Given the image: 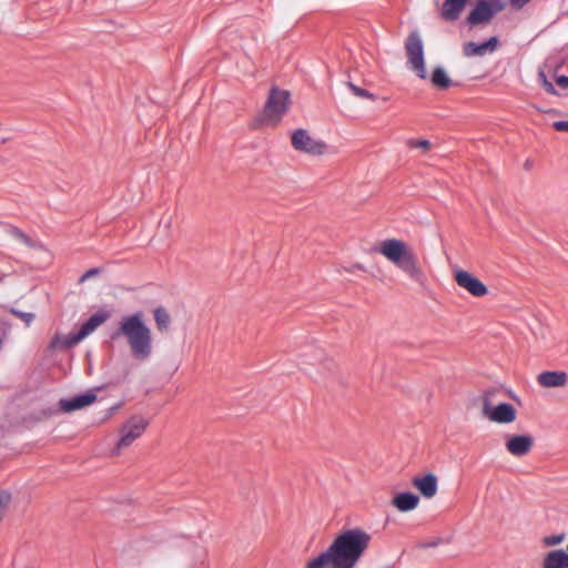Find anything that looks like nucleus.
<instances>
[{"label":"nucleus","instance_id":"2f4dec72","mask_svg":"<svg viewBox=\"0 0 568 568\" xmlns=\"http://www.w3.org/2000/svg\"><path fill=\"white\" fill-rule=\"evenodd\" d=\"M531 1L532 0H508V3L513 9L520 10Z\"/></svg>","mask_w":568,"mask_h":568},{"label":"nucleus","instance_id":"6e6552de","mask_svg":"<svg viewBox=\"0 0 568 568\" xmlns=\"http://www.w3.org/2000/svg\"><path fill=\"white\" fill-rule=\"evenodd\" d=\"M291 143L294 150L310 155H323L327 152V144L315 139L304 129L293 132Z\"/></svg>","mask_w":568,"mask_h":568},{"label":"nucleus","instance_id":"4468645a","mask_svg":"<svg viewBox=\"0 0 568 568\" xmlns=\"http://www.w3.org/2000/svg\"><path fill=\"white\" fill-rule=\"evenodd\" d=\"M97 400V395L93 390L77 395L68 399L60 400V407L63 412L70 413L73 410L82 409L90 406Z\"/></svg>","mask_w":568,"mask_h":568},{"label":"nucleus","instance_id":"7c9ffc66","mask_svg":"<svg viewBox=\"0 0 568 568\" xmlns=\"http://www.w3.org/2000/svg\"><path fill=\"white\" fill-rule=\"evenodd\" d=\"M100 272H101V271H100V268H90V270H88V271H87V272H85V273L80 277L79 283H83V282H85V281H88V280H90V278H92V277H94V276L99 275V274H100Z\"/></svg>","mask_w":568,"mask_h":568},{"label":"nucleus","instance_id":"b1692460","mask_svg":"<svg viewBox=\"0 0 568 568\" xmlns=\"http://www.w3.org/2000/svg\"><path fill=\"white\" fill-rule=\"evenodd\" d=\"M154 321L159 331H166L171 323L170 314L163 307L154 310Z\"/></svg>","mask_w":568,"mask_h":568},{"label":"nucleus","instance_id":"423d86ee","mask_svg":"<svg viewBox=\"0 0 568 568\" xmlns=\"http://www.w3.org/2000/svg\"><path fill=\"white\" fill-rule=\"evenodd\" d=\"M149 426V422L140 415L130 417L119 429L120 438L114 447L113 454L119 455L121 450L130 447L140 438Z\"/></svg>","mask_w":568,"mask_h":568},{"label":"nucleus","instance_id":"bb28decb","mask_svg":"<svg viewBox=\"0 0 568 568\" xmlns=\"http://www.w3.org/2000/svg\"><path fill=\"white\" fill-rule=\"evenodd\" d=\"M565 539V534L549 535L542 538V545L546 547H554L564 542Z\"/></svg>","mask_w":568,"mask_h":568},{"label":"nucleus","instance_id":"a211bd4d","mask_svg":"<svg viewBox=\"0 0 568 568\" xmlns=\"http://www.w3.org/2000/svg\"><path fill=\"white\" fill-rule=\"evenodd\" d=\"M541 568H568V552L562 549L547 552L542 559Z\"/></svg>","mask_w":568,"mask_h":568},{"label":"nucleus","instance_id":"f03ea898","mask_svg":"<svg viewBox=\"0 0 568 568\" xmlns=\"http://www.w3.org/2000/svg\"><path fill=\"white\" fill-rule=\"evenodd\" d=\"M372 536L361 528L339 534L332 545L334 568H354L369 547Z\"/></svg>","mask_w":568,"mask_h":568},{"label":"nucleus","instance_id":"2eb2a0df","mask_svg":"<svg viewBox=\"0 0 568 568\" xmlns=\"http://www.w3.org/2000/svg\"><path fill=\"white\" fill-rule=\"evenodd\" d=\"M469 0H444L439 16L444 21L454 22L459 19Z\"/></svg>","mask_w":568,"mask_h":568},{"label":"nucleus","instance_id":"ddd939ff","mask_svg":"<svg viewBox=\"0 0 568 568\" xmlns=\"http://www.w3.org/2000/svg\"><path fill=\"white\" fill-rule=\"evenodd\" d=\"M498 43L499 41L496 37H491L483 43L469 41L463 44V53L467 58L483 57L487 53L494 52L497 49Z\"/></svg>","mask_w":568,"mask_h":568},{"label":"nucleus","instance_id":"39448f33","mask_svg":"<svg viewBox=\"0 0 568 568\" xmlns=\"http://www.w3.org/2000/svg\"><path fill=\"white\" fill-rule=\"evenodd\" d=\"M288 105L290 93L285 90L273 88L270 91V95L260 121L266 125H277L281 122L283 115L287 112Z\"/></svg>","mask_w":568,"mask_h":568},{"label":"nucleus","instance_id":"a878e982","mask_svg":"<svg viewBox=\"0 0 568 568\" xmlns=\"http://www.w3.org/2000/svg\"><path fill=\"white\" fill-rule=\"evenodd\" d=\"M11 234L12 236L19 241L20 243L24 244L26 246H29V247H34V242L31 240V237L29 235H27L24 232H22L21 230L14 227L12 231H11Z\"/></svg>","mask_w":568,"mask_h":568},{"label":"nucleus","instance_id":"9b49d317","mask_svg":"<svg viewBox=\"0 0 568 568\" xmlns=\"http://www.w3.org/2000/svg\"><path fill=\"white\" fill-rule=\"evenodd\" d=\"M500 10L501 6L499 4H493L487 0H479L476 7L468 14L467 23L469 26L487 23L491 20L494 14Z\"/></svg>","mask_w":568,"mask_h":568},{"label":"nucleus","instance_id":"f704fd0d","mask_svg":"<svg viewBox=\"0 0 568 568\" xmlns=\"http://www.w3.org/2000/svg\"><path fill=\"white\" fill-rule=\"evenodd\" d=\"M354 270L364 271V265H362V264H355V265H353L351 268H347L346 271H347V272H353Z\"/></svg>","mask_w":568,"mask_h":568},{"label":"nucleus","instance_id":"20e7f679","mask_svg":"<svg viewBox=\"0 0 568 568\" xmlns=\"http://www.w3.org/2000/svg\"><path fill=\"white\" fill-rule=\"evenodd\" d=\"M496 390H486L481 397V413L490 422L496 424H511L517 418L516 408L509 403H493Z\"/></svg>","mask_w":568,"mask_h":568},{"label":"nucleus","instance_id":"5701e85b","mask_svg":"<svg viewBox=\"0 0 568 568\" xmlns=\"http://www.w3.org/2000/svg\"><path fill=\"white\" fill-rule=\"evenodd\" d=\"M430 80L433 85L440 90H445L452 84V80L447 72L440 67L434 69Z\"/></svg>","mask_w":568,"mask_h":568},{"label":"nucleus","instance_id":"6ab92c4d","mask_svg":"<svg viewBox=\"0 0 568 568\" xmlns=\"http://www.w3.org/2000/svg\"><path fill=\"white\" fill-rule=\"evenodd\" d=\"M568 382V375L565 372H544L538 375V383L547 388L564 387Z\"/></svg>","mask_w":568,"mask_h":568},{"label":"nucleus","instance_id":"7ed1b4c3","mask_svg":"<svg viewBox=\"0 0 568 568\" xmlns=\"http://www.w3.org/2000/svg\"><path fill=\"white\" fill-rule=\"evenodd\" d=\"M376 252L399 268L410 280L420 282L424 272L414 250L403 240L392 237L383 240L376 246Z\"/></svg>","mask_w":568,"mask_h":568},{"label":"nucleus","instance_id":"c756f323","mask_svg":"<svg viewBox=\"0 0 568 568\" xmlns=\"http://www.w3.org/2000/svg\"><path fill=\"white\" fill-rule=\"evenodd\" d=\"M539 77H540V79H541V84H542L544 89H545L548 93H551V94L556 93V91H555V88H554L552 83H551L550 81H548V80H547L546 74H545L544 72H540V73H539Z\"/></svg>","mask_w":568,"mask_h":568},{"label":"nucleus","instance_id":"473e14b6","mask_svg":"<svg viewBox=\"0 0 568 568\" xmlns=\"http://www.w3.org/2000/svg\"><path fill=\"white\" fill-rule=\"evenodd\" d=\"M552 126L556 131L568 132V121H556Z\"/></svg>","mask_w":568,"mask_h":568},{"label":"nucleus","instance_id":"f257e3e1","mask_svg":"<svg viewBox=\"0 0 568 568\" xmlns=\"http://www.w3.org/2000/svg\"><path fill=\"white\" fill-rule=\"evenodd\" d=\"M125 338L131 355L138 361H146L153 352L152 332L145 324L142 313H134L121 318L113 338Z\"/></svg>","mask_w":568,"mask_h":568},{"label":"nucleus","instance_id":"72a5a7b5","mask_svg":"<svg viewBox=\"0 0 568 568\" xmlns=\"http://www.w3.org/2000/svg\"><path fill=\"white\" fill-rule=\"evenodd\" d=\"M556 82L559 87L567 88L568 87V77L560 75L556 79Z\"/></svg>","mask_w":568,"mask_h":568},{"label":"nucleus","instance_id":"4be33fe9","mask_svg":"<svg viewBox=\"0 0 568 568\" xmlns=\"http://www.w3.org/2000/svg\"><path fill=\"white\" fill-rule=\"evenodd\" d=\"M75 338H77V333H71L69 335L57 334L50 343V348L57 349V348L72 347L81 342V341H75Z\"/></svg>","mask_w":568,"mask_h":568},{"label":"nucleus","instance_id":"393cba45","mask_svg":"<svg viewBox=\"0 0 568 568\" xmlns=\"http://www.w3.org/2000/svg\"><path fill=\"white\" fill-rule=\"evenodd\" d=\"M347 87L353 92V94L358 97V98L368 99V100H372V101L376 100V97L373 93H371L369 91H367L365 89H362V88L355 85L352 82H348Z\"/></svg>","mask_w":568,"mask_h":568},{"label":"nucleus","instance_id":"f8f14e48","mask_svg":"<svg viewBox=\"0 0 568 568\" xmlns=\"http://www.w3.org/2000/svg\"><path fill=\"white\" fill-rule=\"evenodd\" d=\"M412 485L427 499L433 498L438 490V478L435 474L428 473L413 477Z\"/></svg>","mask_w":568,"mask_h":568},{"label":"nucleus","instance_id":"412c9836","mask_svg":"<svg viewBox=\"0 0 568 568\" xmlns=\"http://www.w3.org/2000/svg\"><path fill=\"white\" fill-rule=\"evenodd\" d=\"M334 556L331 551V548L328 547L326 551L308 560V562L306 564V568H334Z\"/></svg>","mask_w":568,"mask_h":568},{"label":"nucleus","instance_id":"c85d7f7f","mask_svg":"<svg viewBox=\"0 0 568 568\" xmlns=\"http://www.w3.org/2000/svg\"><path fill=\"white\" fill-rule=\"evenodd\" d=\"M407 145L413 149H420L423 152H427L430 149V142L428 140L422 139V140H409L407 142Z\"/></svg>","mask_w":568,"mask_h":568},{"label":"nucleus","instance_id":"1a4fd4ad","mask_svg":"<svg viewBox=\"0 0 568 568\" xmlns=\"http://www.w3.org/2000/svg\"><path fill=\"white\" fill-rule=\"evenodd\" d=\"M534 447V437L529 434L507 435L505 448L514 457L528 455Z\"/></svg>","mask_w":568,"mask_h":568},{"label":"nucleus","instance_id":"cd10ccee","mask_svg":"<svg viewBox=\"0 0 568 568\" xmlns=\"http://www.w3.org/2000/svg\"><path fill=\"white\" fill-rule=\"evenodd\" d=\"M9 312L12 315H14L16 317H18L21 321H23L27 326H30L31 323L33 322L34 317H36V315L33 313L21 312V311L17 310V308H13V307H11Z\"/></svg>","mask_w":568,"mask_h":568},{"label":"nucleus","instance_id":"aec40b11","mask_svg":"<svg viewBox=\"0 0 568 568\" xmlns=\"http://www.w3.org/2000/svg\"><path fill=\"white\" fill-rule=\"evenodd\" d=\"M392 504L397 510L406 513L417 508L419 498L412 493H400L393 498Z\"/></svg>","mask_w":568,"mask_h":568},{"label":"nucleus","instance_id":"0eeeda50","mask_svg":"<svg viewBox=\"0 0 568 568\" xmlns=\"http://www.w3.org/2000/svg\"><path fill=\"white\" fill-rule=\"evenodd\" d=\"M405 51L409 68L416 72L420 79H426V68L424 61V45L417 31L409 33L405 41Z\"/></svg>","mask_w":568,"mask_h":568},{"label":"nucleus","instance_id":"9d476101","mask_svg":"<svg viewBox=\"0 0 568 568\" xmlns=\"http://www.w3.org/2000/svg\"><path fill=\"white\" fill-rule=\"evenodd\" d=\"M454 278L458 286L463 287L475 297H483L488 293L487 286L479 278L467 271H456L454 273Z\"/></svg>","mask_w":568,"mask_h":568},{"label":"nucleus","instance_id":"dca6fc26","mask_svg":"<svg viewBox=\"0 0 568 568\" xmlns=\"http://www.w3.org/2000/svg\"><path fill=\"white\" fill-rule=\"evenodd\" d=\"M110 317V313L105 311H99L94 313L77 333L75 341H82L88 335L93 333L100 325H102Z\"/></svg>","mask_w":568,"mask_h":568},{"label":"nucleus","instance_id":"f3484780","mask_svg":"<svg viewBox=\"0 0 568 568\" xmlns=\"http://www.w3.org/2000/svg\"><path fill=\"white\" fill-rule=\"evenodd\" d=\"M110 317V313L105 311H99L94 313L77 333L75 341H82L88 335L93 333L100 325H102Z\"/></svg>","mask_w":568,"mask_h":568}]
</instances>
